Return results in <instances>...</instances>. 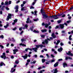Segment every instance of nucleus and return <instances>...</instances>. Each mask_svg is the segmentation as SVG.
Segmentation results:
<instances>
[{"mask_svg": "<svg viewBox=\"0 0 73 73\" xmlns=\"http://www.w3.org/2000/svg\"><path fill=\"white\" fill-rule=\"evenodd\" d=\"M66 66H67V64L66 63H64L63 64V67L64 68H65Z\"/></svg>", "mask_w": 73, "mask_h": 73, "instance_id": "18", "label": "nucleus"}, {"mask_svg": "<svg viewBox=\"0 0 73 73\" xmlns=\"http://www.w3.org/2000/svg\"><path fill=\"white\" fill-rule=\"evenodd\" d=\"M50 32H51V30L49 29V33H50Z\"/></svg>", "mask_w": 73, "mask_h": 73, "instance_id": "60", "label": "nucleus"}, {"mask_svg": "<svg viewBox=\"0 0 73 73\" xmlns=\"http://www.w3.org/2000/svg\"><path fill=\"white\" fill-rule=\"evenodd\" d=\"M66 54H68V55H70L71 56H73V54L71 53V52L70 51H68V53H66Z\"/></svg>", "mask_w": 73, "mask_h": 73, "instance_id": "5", "label": "nucleus"}, {"mask_svg": "<svg viewBox=\"0 0 73 73\" xmlns=\"http://www.w3.org/2000/svg\"><path fill=\"white\" fill-rule=\"evenodd\" d=\"M9 44L8 43H7V46L8 47L9 46Z\"/></svg>", "mask_w": 73, "mask_h": 73, "instance_id": "37", "label": "nucleus"}, {"mask_svg": "<svg viewBox=\"0 0 73 73\" xmlns=\"http://www.w3.org/2000/svg\"><path fill=\"white\" fill-rule=\"evenodd\" d=\"M25 3H26V2L25 1H23V4H25Z\"/></svg>", "mask_w": 73, "mask_h": 73, "instance_id": "53", "label": "nucleus"}, {"mask_svg": "<svg viewBox=\"0 0 73 73\" xmlns=\"http://www.w3.org/2000/svg\"><path fill=\"white\" fill-rule=\"evenodd\" d=\"M62 47H60V48L58 49V51L61 52H62Z\"/></svg>", "mask_w": 73, "mask_h": 73, "instance_id": "12", "label": "nucleus"}, {"mask_svg": "<svg viewBox=\"0 0 73 73\" xmlns=\"http://www.w3.org/2000/svg\"><path fill=\"white\" fill-rule=\"evenodd\" d=\"M43 18H47V17H48V16L47 15H45V14H43Z\"/></svg>", "mask_w": 73, "mask_h": 73, "instance_id": "14", "label": "nucleus"}, {"mask_svg": "<svg viewBox=\"0 0 73 73\" xmlns=\"http://www.w3.org/2000/svg\"><path fill=\"white\" fill-rule=\"evenodd\" d=\"M0 47H1V48H2V49H3V48H4V46H3L1 45L0 44Z\"/></svg>", "mask_w": 73, "mask_h": 73, "instance_id": "29", "label": "nucleus"}, {"mask_svg": "<svg viewBox=\"0 0 73 73\" xmlns=\"http://www.w3.org/2000/svg\"><path fill=\"white\" fill-rule=\"evenodd\" d=\"M5 53L4 52L3 54V55L1 56V57L2 58H4V59H5L6 58V56H5Z\"/></svg>", "mask_w": 73, "mask_h": 73, "instance_id": "3", "label": "nucleus"}, {"mask_svg": "<svg viewBox=\"0 0 73 73\" xmlns=\"http://www.w3.org/2000/svg\"><path fill=\"white\" fill-rule=\"evenodd\" d=\"M18 6H15V9H16L15 10V12H18Z\"/></svg>", "mask_w": 73, "mask_h": 73, "instance_id": "8", "label": "nucleus"}, {"mask_svg": "<svg viewBox=\"0 0 73 73\" xmlns=\"http://www.w3.org/2000/svg\"><path fill=\"white\" fill-rule=\"evenodd\" d=\"M13 69H14V68H11V72L12 73H13V72H14L16 70V69H15L13 70V71L12 70Z\"/></svg>", "mask_w": 73, "mask_h": 73, "instance_id": "15", "label": "nucleus"}, {"mask_svg": "<svg viewBox=\"0 0 73 73\" xmlns=\"http://www.w3.org/2000/svg\"><path fill=\"white\" fill-rule=\"evenodd\" d=\"M11 58H14V57L13 56H11Z\"/></svg>", "mask_w": 73, "mask_h": 73, "instance_id": "61", "label": "nucleus"}, {"mask_svg": "<svg viewBox=\"0 0 73 73\" xmlns=\"http://www.w3.org/2000/svg\"><path fill=\"white\" fill-rule=\"evenodd\" d=\"M54 61H55L54 60H51V62H54Z\"/></svg>", "mask_w": 73, "mask_h": 73, "instance_id": "49", "label": "nucleus"}, {"mask_svg": "<svg viewBox=\"0 0 73 73\" xmlns=\"http://www.w3.org/2000/svg\"><path fill=\"white\" fill-rule=\"evenodd\" d=\"M0 66H3V65H4V66H5V64L3 62H1L0 64Z\"/></svg>", "mask_w": 73, "mask_h": 73, "instance_id": "17", "label": "nucleus"}, {"mask_svg": "<svg viewBox=\"0 0 73 73\" xmlns=\"http://www.w3.org/2000/svg\"><path fill=\"white\" fill-rule=\"evenodd\" d=\"M6 9H7V10H9V8L7 7H6Z\"/></svg>", "mask_w": 73, "mask_h": 73, "instance_id": "51", "label": "nucleus"}, {"mask_svg": "<svg viewBox=\"0 0 73 73\" xmlns=\"http://www.w3.org/2000/svg\"><path fill=\"white\" fill-rule=\"evenodd\" d=\"M21 41H22V42H23V41H25V40L24 39H22L21 40Z\"/></svg>", "mask_w": 73, "mask_h": 73, "instance_id": "34", "label": "nucleus"}, {"mask_svg": "<svg viewBox=\"0 0 73 73\" xmlns=\"http://www.w3.org/2000/svg\"><path fill=\"white\" fill-rule=\"evenodd\" d=\"M68 58L69 60H72V58H70V57H68Z\"/></svg>", "mask_w": 73, "mask_h": 73, "instance_id": "46", "label": "nucleus"}, {"mask_svg": "<svg viewBox=\"0 0 73 73\" xmlns=\"http://www.w3.org/2000/svg\"><path fill=\"white\" fill-rule=\"evenodd\" d=\"M8 4H9V3H8V1H6L5 2V5H8Z\"/></svg>", "mask_w": 73, "mask_h": 73, "instance_id": "25", "label": "nucleus"}, {"mask_svg": "<svg viewBox=\"0 0 73 73\" xmlns=\"http://www.w3.org/2000/svg\"><path fill=\"white\" fill-rule=\"evenodd\" d=\"M48 28L49 29H51V28H52V27H51V26H49Z\"/></svg>", "mask_w": 73, "mask_h": 73, "instance_id": "63", "label": "nucleus"}, {"mask_svg": "<svg viewBox=\"0 0 73 73\" xmlns=\"http://www.w3.org/2000/svg\"><path fill=\"white\" fill-rule=\"evenodd\" d=\"M60 40H58L57 41V43H56V45H58V44H59V43H60Z\"/></svg>", "mask_w": 73, "mask_h": 73, "instance_id": "24", "label": "nucleus"}, {"mask_svg": "<svg viewBox=\"0 0 73 73\" xmlns=\"http://www.w3.org/2000/svg\"><path fill=\"white\" fill-rule=\"evenodd\" d=\"M11 2H12V1H9V5L11 4Z\"/></svg>", "mask_w": 73, "mask_h": 73, "instance_id": "42", "label": "nucleus"}, {"mask_svg": "<svg viewBox=\"0 0 73 73\" xmlns=\"http://www.w3.org/2000/svg\"><path fill=\"white\" fill-rule=\"evenodd\" d=\"M36 62V61L35 60L33 62V64H35Z\"/></svg>", "mask_w": 73, "mask_h": 73, "instance_id": "44", "label": "nucleus"}, {"mask_svg": "<svg viewBox=\"0 0 73 73\" xmlns=\"http://www.w3.org/2000/svg\"><path fill=\"white\" fill-rule=\"evenodd\" d=\"M58 16H60V15H52L50 16V17L51 18H56V17H58Z\"/></svg>", "mask_w": 73, "mask_h": 73, "instance_id": "4", "label": "nucleus"}, {"mask_svg": "<svg viewBox=\"0 0 73 73\" xmlns=\"http://www.w3.org/2000/svg\"><path fill=\"white\" fill-rule=\"evenodd\" d=\"M60 45L61 46H62V45H64V44L63 43H60Z\"/></svg>", "mask_w": 73, "mask_h": 73, "instance_id": "39", "label": "nucleus"}, {"mask_svg": "<svg viewBox=\"0 0 73 73\" xmlns=\"http://www.w3.org/2000/svg\"><path fill=\"white\" fill-rule=\"evenodd\" d=\"M58 72V71H57V69L56 68L54 70V73H57V72Z\"/></svg>", "mask_w": 73, "mask_h": 73, "instance_id": "21", "label": "nucleus"}, {"mask_svg": "<svg viewBox=\"0 0 73 73\" xmlns=\"http://www.w3.org/2000/svg\"><path fill=\"white\" fill-rule=\"evenodd\" d=\"M16 64H18L19 63V60H16L15 61Z\"/></svg>", "mask_w": 73, "mask_h": 73, "instance_id": "32", "label": "nucleus"}, {"mask_svg": "<svg viewBox=\"0 0 73 73\" xmlns=\"http://www.w3.org/2000/svg\"><path fill=\"white\" fill-rule=\"evenodd\" d=\"M58 23H59V24L61 23V20H59L57 21Z\"/></svg>", "mask_w": 73, "mask_h": 73, "instance_id": "30", "label": "nucleus"}, {"mask_svg": "<svg viewBox=\"0 0 73 73\" xmlns=\"http://www.w3.org/2000/svg\"><path fill=\"white\" fill-rule=\"evenodd\" d=\"M34 12L35 13V15H37V14H36V13H37V11H35Z\"/></svg>", "mask_w": 73, "mask_h": 73, "instance_id": "35", "label": "nucleus"}, {"mask_svg": "<svg viewBox=\"0 0 73 73\" xmlns=\"http://www.w3.org/2000/svg\"><path fill=\"white\" fill-rule=\"evenodd\" d=\"M11 16H12V14H9L8 16H7V18L6 20L7 21H8L9 19H11Z\"/></svg>", "mask_w": 73, "mask_h": 73, "instance_id": "2", "label": "nucleus"}, {"mask_svg": "<svg viewBox=\"0 0 73 73\" xmlns=\"http://www.w3.org/2000/svg\"><path fill=\"white\" fill-rule=\"evenodd\" d=\"M28 25H25V27L26 28H28Z\"/></svg>", "mask_w": 73, "mask_h": 73, "instance_id": "33", "label": "nucleus"}, {"mask_svg": "<svg viewBox=\"0 0 73 73\" xmlns=\"http://www.w3.org/2000/svg\"><path fill=\"white\" fill-rule=\"evenodd\" d=\"M27 21H26V23H31V21H29V18H28L27 19Z\"/></svg>", "mask_w": 73, "mask_h": 73, "instance_id": "13", "label": "nucleus"}, {"mask_svg": "<svg viewBox=\"0 0 73 73\" xmlns=\"http://www.w3.org/2000/svg\"><path fill=\"white\" fill-rule=\"evenodd\" d=\"M58 61H62V59H59Z\"/></svg>", "mask_w": 73, "mask_h": 73, "instance_id": "36", "label": "nucleus"}, {"mask_svg": "<svg viewBox=\"0 0 73 73\" xmlns=\"http://www.w3.org/2000/svg\"><path fill=\"white\" fill-rule=\"evenodd\" d=\"M24 10V7H22L21 9V11H23Z\"/></svg>", "mask_w": 73, "mask_h": 73, "instance_id": "57", "label": "nucleus"}, {"mask_svg": "<svg viewBox=\"0 0 73 73\" xmlns=\"http://www.w3.org/2000/svg\"><path fill=\"white\" fill-rule=\"evenodd\" d=\"M33 32H35V33H39V31H36L35 30H34Z\"/></svg>", "mask_w": 73, "mask_h": 73, "instance_id": "22", "label": "nucleus"}, {"mask_svg": "<svg viewBox=\"0 0 73 73\" xmlns=\"http://www.w3.org/2000/svg\"><path fill=\"white\" fill-rule=\"evenodd\" d=\"M64 25H62V24L59 25V27L61 29H63V28H64Z\"/></svg>", "mask_w": 73, "mask_h": 73, "instance_id": "7", "label": "nucleus"}, {"mask_svg": "<svg viewBox=\"0 0 73 73\" xmlns=\"http://www.w3.org/2000/svg\"><path fill=\"white\" fill-rule=\"evenodd\" d=\"M44 50H45V51H47V49H46V48H44Z\"/></svg>", "mask_w": 73, "mask_h": 73, "instance_id": "59", "label": "nucleus"}, {"mask_svg": "<svg viewBox=\"0 0 73 73\" xmlns=\"http://www.w3.org/2000/svg\"><path fill=\"white\" fill-rule=\"evenodd\" d=\"M67 23H70V21H67Z\"/></svg>", "mask_w": 73, "mask_h": 73, "instance_id": "48", "label": "nucleus"}, {"mask_svg": "<svg viewBox=\"0 0 73 73\" xmlns=\"http://www.w3.org/2000/svg\"><path fill=\"white\" fill-rule=\"evenodd\" d=\"M21 46V45H22V46H26V45L23 44V43H21L19 44Z\"/></svg>", "mask_w": 73, "mask_h": 73, "instance_id": "23", "label": "nucleus"}, {"mask_svg": "<svg viewBox=\"0 0 73 73\" xmlns=\"http://www.w3.org/2000/svg\"><path fill=\"white\" fill-rule=\"evenodd\" d=\"M27 61L28 62H29L31 61V60H30L28 59L27 60Z\"/></svg>", "mask_w": 73, "mask_h": 73, "instance_id": "40", "label": "nucleus"}, {"mask_svg": "<svg viewBox=\"0 0 73 73\" xmlns=\"http://www.w3.org/2000/svg\"><path fill=\"white\" fill-rule=\"evenodd\" d=\"M48 40L46 39L45 40V41L44 42H42V44H45V43H46V44H48Z\"/></svg>", "mask_w": 73, "mask_h": 73, "instance_id": "10", "label": "nucleus"}, {"mask_svg": "<svg viewBox=\"0 0 73 73\" xmlns=\"http://www.w3.org/2000/svg\"><path fill=\"white\" fill-rule=\"evenodd\" d=\"M0 38H4V36H3V35H2L0 36Z\"/></svg>", "mask_w": 73, "mask_h": 73, "instance_id": "31", "label": "nucleus"}, {"mask_svg": "<svg viewBox=\"0 0 73 73\" xmlns=\"http://www.w3.org/2000/svg\"><path fill=\"white\" fill-rule=\"evenodd\" d=\"M38 20L39 19H33L34 21H38Z\"/></svg>", "mask_w": 73, "mask_h": 73, "instance_id": "26", "label": "nucleus"}, {"mask_svg": "<svg viewBox=\"0 0 73 73\" xmlns=\"http://www.w3.org/2000/svg\"><path fill=\"white\" fill-rule=\"evenodd\" d=\"M17 19H16L14 21V23H13V25H15V23L17 22Z\"/></svg>", "mask_w": 73, "mask_h": 73, "instance_id": "16", "label": "nucleus"}, {"mask_svg": "<svg viewBox=\"0 0 73 73\" xmlns=\"http://www.w3.org/2000/svg\"><path fill=\"white\" fill-rule=\"evenodd\" d=\"M13 31H15V30H16V28L15 27L13 29Z\"/></svg>", "mask_w": 73, "mask_h": 73, "instance_id": "56", "label": "nucleus"}, {"mask_svg": "<svg viewBox=\"0 0 73 73\" xmlns=\"http://www.w3.org/2000/svg\"><path fill=\"white\" fill-rule=\"evenodd\" d=\"M21 6L22 7H24V5L23 4H22L21 5Z\"/></svg>", "mask_w": 73, "mask_h": 73, "instance_id": "58", "label": "nucleus"}, {"mask_svg": "<svg viewBox=\"0 0 73 73\" xmlns=\"http://www.w3.org/2000/svg\"><path fill=\"white\" fill-rule=\"evenodd\" d=\"M36 48H33L32 49V48H28V50H30V51H32L33 50L35 52H37V50L38 49V48H39V47H40V48H42V47H45V46H43V45L42 44H40L38 45H36Z\"/></svg>", "mask_w": 73, "mask_h": 73, "instance_id": "1", "label": "nucleus"}, {"mask_svg": "<svg viewBox=\"0 0 73 73\" xmlns=\"http://www.w3.org/2000/svg\"><path fill=\"white\" fill-rule=\"evenodd\" d=\"M22 28H23L22 27L19 28V31H22Z\"/></svg>", "mask_w": 73, "mask_h": 73, "instance_id": "41", "label": "nucleus"}, {"mask_svg": "<svg viewBox=\"0 0 73 73\" xmlns=\"http://www.w3.org/2000/svg\"><path fill=\"white\" fill-rule=\"evenodd\" d=\"M23 32H24V31H22L21 33H20V35H22V34L23 33Z\"/></svg>", "mask_w": 73, "mask_h": 73, "instance_id": "43", "label": "nucleus"}, {"mask_svg": "<svg viewBox=\"0 0 73 73\" xmlns=\"http://www.w3.org/2000/svg\"><path fill=\"white\" fill-rule=\"evenodd\" d=\"M58 28V26H57L56 27H55V29H56L57 28Z\"/></svg>", "mask_w": 73, "mask_h": 73, "instance_id": "62", "label": "nucleus"}, {"mask_svg": "<svg viewBox=\"0 0 73 73\" xmlns=\"http://www.w3.org/2000/svg\"><path fill=\"white\" fill-rule=\"evenodd\" d=\"M42 62L43 63H44V62L45 61V59H43L42 60Z\"/></svg>", "mask_w": 73, "mask_h": 73, "instance_id": "28", "label": "nucleus"}, {"mask_svg": "<svg viewBox=\"0 0 73 73\" xmlns=\"http://www.w3.org/2000/svg\"><path fill=\"white\" fill-rule=\"evenodd\" d=\"M65 15H63L62 16V17H65Z\"/></svg>", "mask_w": 73, "mask_h": 73, "instance_id": "52", "label": "nucleus"}, {"mask_svg": "<svg viewBox=\"0 0 73 73\" xmlns=\"http://www.w3.org/2000/svg\"><path fill=\"white\" fill-rule=\"evenodd\" d=\"M33 8H34V7L33 6H31L30 7V9H33Z\"/></svg>", "mask_w": 73, "mask_h": 73, "instance_id": "45", "label": "nucleus"}, {"mask_svg": "<svg viewBox=\"0 0 73 73\" xmlns=\"http://www.w3.org/2000/svg\"><path fill=\"white\" fill-rule=\"evenodd\" d=\"M13 52H18V50H17V49H14L13 50Z\"/></svg>", "mask_w": 73, "mask_h": 73, "instance_id": "27", "label": "nucleus"}, {"mask_svg": "<svg viewBox=\"0 0 73 73\" xmlns=\"http://www.w3.org/2000/svg\"><path fill=\"white\" fill-rule=\"evenodd\" d=\"M28 48H26L25 50V51L26 52H27L28 51Z\"/></svg>", "mask_w": 73, "mask_h": 73, "instance_id": "50", "label": "nucleus"}, {"mask_svg": "<svg viewBox=\"0 0 73 73\" xmlns=\"http://www.w3.org/2000/svg\"><path fill=\"white\" fill-rule=\"evenodd\" d=\"M4 27L5 28H7V27L6 26H4Z\"/></svg>", "mask_w": 73, "mask_h": 73, "instance_id": "64", "label": "nucleus"}, {"mask_svg": "<svg viewBox=\"0 0 73 73\" xmlns=\"http://www.w3.org/2000/svg\"><path fill=\"white\" fill-rule=\"evenodd\" d=\"M45 25V27L46 28H47L48 26L49 25L46 23L45 24H44V23H43L42 24V25Z\"/></svg>", "mask_w": 73, "mask_h": 73, "instance_id": "6", "label": "nucleus"}, {"mask_svg": "<svg viewBox=\"0 0 73 73\" xmlns=\"http://www.w3.org/2000/svg\"><path fill=\"white\" fill-rule=\"evenodd\" d=\"M51 36L53 38H54L56 37V35H54V33H52V34Z\"/></svg>", "mask_w": 73, "mask_h": 73, "instance_id": "11", "label": "nucleus"}, {"mask_svg": "<svg viewBox=\"0 0 73 73\" xmlns=\"http://www.w3.org/2000/svg\"><path fill=\"white\" fill-rule=\"evenodd\" d=\"M71 18H72V17H71L70 16H69L68 17V18L69 19H71Z\"/></svg>", "mask_w": 73, "mask_h": 73, "instance_id": "55", "label": "nucleus"}, {"mask_svg": "<svg viewBox=\"0 0 73 73\" xmlns=\"http://www.w3.org/2000/svg\"><path fill=\"white\" fill-rule=\"evenodd\" d=\"M54 67H56L57 66H58V62H56L54 65Z\"/></svg>", "mask_w": 73, "mask_h": 73, "instance_id": "20", "label": "nucleus"}, {"mask_svg": "<svg viewBox=\"0 0 73 73\" xmlns=\"http://www.w3.org/2000/svg\"><path fill=\"white\" fill-rule=\"evenodd\" d=\"M68 57H66V60H68Z\"/></svg>", "mask_w": 73, "mask_h": 73, "instance_id": "47", "label": "nucleus"}, {"mask_svg": "<svg viewBox=\"0 0 73 73\" xmlns=\"http://www.w3.org/2000/svg\"><path fill=\"white\" fill-rule=\"evenodd\" d=\"M22 57H23L24 59H25L26 58H27V57H28V55H27V54H25V56H22Z\"/></svg>", "mask_w": 73, "mask_h": 73, "instance_id": "9", "label": "nucleus"}, {"mask_svg": "<svg viewBox=\"0 0 73 73\" xmlns=\"http://www.w3.org/2000/svg\"><path fill=\"white\" fill-rule=\"evenodd\" d=\"M40 57H42V58H44V56H43L42 55H40Z\"/></svg>", "mask_w": 73, "mask_h": 73, "instance_id": "54", "label": "nucleus"}, {"mask_svg": "<svg viewBox=\"0 0 73 73\" xmlns=\"http://www.w3.org/2000/svg\"><path fill=\"white\" fill-rule=\"evenodd\" d=\"M41 36L42 37H45V36L44 35H41Z\"/></svg>", "mask_w": 73, "mask_h": 73, "instance_id": "38", "label": "nucleus"}, {"mask_svg": "<svg viewBox=\"0 0 73 73\" xmlns=\"http://www.w3.org/2000/svg\"><path fill=\"white\" fill-rule=\"evenodd\" d=\"M47 31V30H46V29H45L42 30H41V31L42 32L44 33V32H46Z\"/></svg>", "mask_w": 73, "mask_h": 73, "instance_id": "19", "label": "nucleus"}]
</instances>
